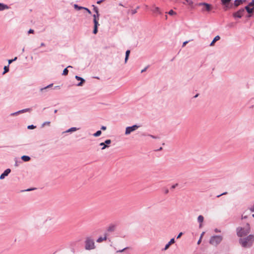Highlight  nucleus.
I'll return each mask as SVG.
<instances>
[{
  "label": "nucleus",
  "mask_w": 254,
  "mask_h": 254,
  "mask_svg": "<svg viewBox=\"0 0 254 254\" xmlns=\"http://www.w3.org/2000/svg\"><path fill=\"white\" fill-rule=\"evenodd\" d=\"M72 67L71 65L68 66L66 68H64L63 70V75H66L68 74V70H67V68H72Z\"/></svg>",
  "instance_id": "obj_22"
},
{
  "label": "nucleus",
  "mask_w": 254,
  "mask_h": 254,
  "mask_svg": "<svg viewBox=\"0 0 254 254\" xmlns=\"http://www.w3.org/2000/svg\"><path fill=\"white\" fill-rule=\"evenodd\" d=\"M147 68H148V66L145 67L144 69L141 70V72L142 73V72L145 71L146 70V69H147Z\"/></svg>",
  "instance_id": "obj_52"
},
{
  "label": "nucleus",
  "mask_w": 254,
  "mask_h": 254,
  "mask_svg": "<svg viewBox=\"0 0 254 254\" xmlns=\"http://www.w3.org/2000/svg\"><path fill=\"white\" fill-rule=\"evenodd\" d=\"M198 5H203L206 11H209L211 9V5L210 4L205 2H201L198 3Z\"/></svg>",
  "instance_id": "obj_10"
},
{
  "label": "nucleus",
  "mask_w": 254,
  "mask_h": 254,
  "mask_svg": "<svg viewBox=\"0 0 254 254\" xmlns=\"http://www.w3.org/2000/svg\"><path fill=\"white\" fill-rule=\"evenodd\" d=\"M147 136H150V137H151V138H152L153 139L159 138V137L158 136L153 135H151V134H148Z\"/></svg>",
  "instance_id": "obj_34"
},
{
  "label": "nucleus",
  "mask_w": 254,
  "mask_h": 254,
  "mask_svg": "<svg viewBox=\"0 0 254 254\" xmlns=\"http://www.w3.org/2000/svg\"><path fill=\"white\" fill-rule=\"evenodd\" d=\"M4 71L2 73L3 74H5V73L9 71V66H4Z\"/></svg>",
  "instance_id": "obj_29"
},
{
  "label": "nucleus",
  "mask_w": 254,
  "mask_h": 254,
  "mask_svg": "<svg viewBox=\"0 0 254 254\" xmlns=\"http://www.w3.org/2000/svg\"><path fill=\"white\" fill-rule=\"evenodd\" d=\"M201 238H200L197 242V244L199 245L201 243Z\"/></svg>",
  "instance_id": "obj_60"
},
{
  "label": "nucleus",
  "mask_w": 254,
  "mask_h": 254,
  "mask_svg": "<svg viewBox=\"0 0 254 254\" xmlns=\"http://www.w3.org/2000/svg\"><path fill=\"white\" fill-rule=\"evenodd\" d=\"M168 13H169V15H172L173 14H176V12L174 11H173V10H170L169 11Z\"/></svg>",
  "instance_id": "obj_41"
},
{
  "label": "nucleus",
  "mask_w": 254,
  "mask_h": 254,
  "mask_svg": "<svg viewBox=\"0 0 254 254\" xmlns=\"http://www.w3.org/2000/svg\"><path fill=\"white\" fill-rule=\"evenodd\" d=\"M9 8V7L3 3H0V11H2L5 9H8Z\"/></svg>",
  "instance_id": "obj_15"
},
{
  "label": "nucleus",
  "mask_w": 254,
  "mask_h": 254,
  "mask_svg": "<svg viewBox=\"0 0 254 254\" xmlns=\"http://www.w3.org/2000/svg\"><path fill=\"white\" fill-rule=\"evenodd\" d=\"M117 225L115 224H110L107 228V232L109 233L114 232L116 231Z\"/></svg>",
  "instance_id": "obj_7"
},
{
  "label": "nucleus",
  "mask_w": 254,
  "mask_h": 254,
  "mask_svg": "<svg viewBox=\"0 0 254 254\" xmlns=\"http://www.w3.org/2000/svg\"><path fill=\"white\" fill-rule=\"evenodd\" d=\"M53 84L52 83V84L48 85V86H47L46 87L41 88L40 89V91L41 92H46L47 91V89L49 88L52 87L53 86Z\"/></svg>",
  "instance_id": "obj_14"
},
{
  "label": "nucleus",
  "mask_w": 254,
  "mask_h": 254,
  "mask_svg": "<svg viewBox=\"0 0 254 254\" xmlns=\"http://www.w3.org/2000/svg\"><path fill=\"white\" fill-rule=\"evenodd\" d=\"M178 186V184H176L173 186H172L171 187V189H174L175 188H176V187H177Z\"/></svg>",
  "instance_id": "obj_47"
},
{
  "label": "nucleus",
  "mask_w": 254,
  "mask_h": 254,
  "mask_svg": "<svg viewBox=\"0 0 254 254\" xmlns=\"http://www.w3.org/2000/svg\"><path fill=\"white\" fill-rule=\"evenodd\" d=\"M223 240V237L220 235H215L212 236L209 240V243L214 246L219 245Z\"/></svg>",
  "instance_id": "obj_3"
},
{
  "label": "nucleus",
  "mask_w": 254,
  "mask_h": 254,
  "mask_svg": "<svg viewBox=\"0 0 254 254\" xmlns=\"http://www.w3.org/2000/svg\"><path fill=\"white\" fill-rule=\"evenodd\" d=\"M104 0H100L98 1L97 2V3L98 4H100L101 3H102V2L103 1H104Z\"/></svg>",
  "instance_id": "obj_57"
},
{
  "label": "nucleus",
  "mask_w": 254,
  "mask_h": 254,
  "mask_svg": "<svg viewBox=\"0 0 254 254\" xmlns=\"http://www.w3.org/2000/svg\"><path fill=\"white\" fill-rule=\"evenodd\" d=\"M220 36H219L217 35V36H215V37H214V38L213 39V40H212V41L211 42V43L210 44V46H213V45H214V43H215L216 41H218L219 40H220Z\"/></svg>",
  "instance_id": "obj_16"
},
{
  "label": "nucleus",
  "mask_w": 254,
  "mask_h": 254,
  "mask_svg": "<svg viewBox=\"0 0 254 254\" xmlns=\"http://www.w3.org/2000/svg\"><path fill=\"white\" fill-rule=\"evenodd\" d=\"M253 16H253V14H248V15L246 16V17L247 18H251V17H252Z\"/></svg>",
  "instance_id": "obj_42"
},
{
  "label": "nucleus",
  "mask_w": 254,
  "mask_h": 254,
  "mask_svg": "<svg viewBox=\"0 0 254 254\" xmlns=\"http://www.w3.org/2000/svg\"><path fill=\"white\" fill-rule=\"evenodd\" d=\"M93 18H94L93 19H97V18H98L97 16V14H94L93 15Z\"/></svg>",
  "instance_id": "obj_58"
},
{
  "label": "nucleus",
  "mask_w": 254,
  "mask_h": 254,
  "mask_svg": "<svg viewBox=\"0 0 254 254\" xmlns=\"http://www.w3.org/2000/svg\"><path fill=\"white\" fill-rule=\"evenodd\" d=\"M17 112H18L19 114H20V113H23V112L22 110H19V111H18Z\"/></svg>",
  "instance_id": "obj_63"
},
{
  "label": "nucleus",
  "mask_w": 254,
  "mask_h": 254,
  "mask_svg": "<svg viewBox=\"0 0 254 254\" xmlns=\"http://www.w3.org/2000/svg\"><path fill=\"white\" fill-rule=\"evenodd\" d=\"M11 172V170L10 169H6L3 173H2L0 176V180H3L5 178V177L7 176Z\"/></svg>",
  "instance_id": "obj_8"
},
{
  "label": "nucleus",
  "mask_w": 254,
  "mask_h": 254,
  "mask_svg": "<svg viewBox=\"0 0 254 254\" xmlns=\"http://www.w3.org/2000/svg\"><path fill=\"white\" fill-rule=\"evenodd\" d=\"M247 218V216L242 215V219H246Z\"/></svg>",
  "instance_id": "obj_61"
},
{
  "label": "nucleus",
  "mask_w": 254,
  "mask_h": 254,
  "mask_svg": "<svg viewBox=\"0 0 254 254\" xmlns=\"http://www.w3.org/2000/svg\"><path fill=\"white\" fill-rule=\"evenodd\" d=\"M31 110L32 109L31 108H26V109H23L22 111L24 113H25L27 112H30L31 111Z\"/></svg>",
  "instance_id": "obj_38"
},
{
  "label": "nucleus",
  "mask_w": 254,
  "mask_h": 254,
  "mask_svg": "<svg viewBox=\"0 0 254 254\" xmlns=\"http://www.w3.org/2000/svg\"><path fill=\"white\" fill-rule=\"evenodd\" d=\"M84 9H85V10L87 11V12L89 13V14H91V11L87 8L86 7H85V8H84Z\"/></svg>",
  "instance_id": "obj_46"
},
{
  "label": "nucleus",
  "mask_w": 254,
  "mask_h": 254,
  "mask_svg": "<svg viewBox=\"0 0 254 254\" xmlns=\"http://www.w3.org/2000/svg\"><path fill=\"white\" fill-rule=\"evenodd\" d=\"M139 126L137 125H134L131 127H127L126 128L125 134L128 135L130 134L131 132L135 130L138 127H139Z\"/></svg>",
  "instance_id": "obj_5"
},
{
  "label": "nucleus",
  "mask_w": 254,
  "mask_h": 254,
  "mask_svg": "<svg viewBox=\"0 0 254 254\" xmlns=\"http://www.w3.org/2000/svg\"><path fill=\"white\" fill-rule=\"evenodd\" d=\"M21 159L24 162H28L30 160V157L27 155H23L21 157Z\"/></svg>",
  "instance_id": "obj_20"
},
{
  "label": "nucleus",
  "mask_w": 254,
  "mask_h": 254,
  "mask_svg": "<svg viewBox=\"0 0 254 254\" xmlns=\"http://www.w3.org/2000/svg\"><path fill=\"white\" fill-rule=\"evenodd\" d=\"M250 5H252L253 4H254V0H252L250 2H249Z\"/></svg>",
  "instance_id": "obj_56"
},
{
  "label": "nucleus",
  "mask_w": 254,
  "mask_h": 254,
  "mask_svg": "<svg viewBox=\"0 0 254 254\" xmlns=\"http://www.w3.org/2000/svg\"><path fill=\"white\" fill-rule=\"evenodd\" d=\"M17 57H15L13 59H11V60H8V64H11L14 61H15L16 60H17Z\"/></svg>",
  "instance_id": "obj_30"
},
{
  "label": "nucleus",
  "mask_w": 254,
  "mask_h": 254,
  "mask_svg": "<svg viewBox=\"0 0 254 254\" xmlns=\"http://www.w3.org/2000/svg\"><path fill=\"white\" fill-rule=\"evenodd\" d=\"M247 6H249L251 8H253V9H254V4H253L252 5H250V3H248V4Z\"/></svg>",
  "instance_id": "obj_54"
},
{
  "label": "nucleus",
  "mask_w": 254,
  "mask_h": 254,
  "mask_svg": "<svg viewBox=\"0 0 254 254\" xmlns=\"http://www.w3.org/2000/svg\"><path fill=\"white\" fill-rule=\"evenodd\" d=\"M75 78L76 80L80 81V82H79L78 84H77V86H82L83 84H84V83L85 82V80L84 79H83V78H82L79 76L76 75L75 76Z\"/></svg>",
  "instance_id": "obj_9"
},
{
  "label": "nucleus",
  "mask_w": 254,
  "mask_h": 254,
  "mask_svg": "<svg viewBox=\"0 0 254 254\" xmlns=\"http://www.w3.org/2000/svg\"><path fill=\"white\" fill-rule=\"evenodd\" d=\"M224 5L229 4L231 0H221Z\"/></svg>",
  "instance_id": "obj_27"
},
{
  "label": "nucleus",
  "mask_w": 254,
  "mask_h": 254,
  "mask_svg": "<svg viewBox=\"0 0 254 254\" xmlns=\"http://www.w3.org/2000/svg\"><path fill=\"white\" fill-rule=\"evenodd\" d=\"M215 232L218 233V232H220V230H218V229H215Z\"/></svg>",
  "instance_id": "obj_64"
},
{
  "label": "nucleus",
  "mask_w": 254,
  "mask_h": 254,
  "mask_svg": "<svg viewBox=\"0 0 254 254\" xmlns=\"http://www.w3.org/2000/svg\"><path fill=\"white\" fill-rule=\"evenodd\" d=\"M254 242V235L250 234L245 238H240L239 242L243 248H250Z\"/></svg>",
  "instance_id": "obj_1"
},
{
  "label": "nucleus",
  "mask_w": 254,
  "mask_h": 254,
  "mask_svg": "<svg viewBox=\"0 0 254 254\" xmlns=\"http://www.w3.org/2000/svg\"><path fill=\"white\" fill-rule=\"evenodd\" d=\"M104 236L103 237H100L99 238H98L97 239V240H96V242L97 243H100L104 241H106L107 239L108 233L107 232H106L104 233Z\"/></svg>",
  "instance_id": "obj_11"
},
{
  "label": "nucleus",
  "mask_w": 254,
  "mask_h": 254,
  "mask_svg": "<svg viewBox=\"0 0 254 254\" xmlns=\"http://www.w3.org/2000/svg\"><path fill=\"white\" fill-rule=\"evenodd\" d=\"M105 144L108 145V144H110L111 143V140L110 139H107L104 142Z\"/></svg>",
  "instance_id": "obj_39"
},
{
  "label": "nucleus",
  "mask_w": 254,
  "mask_h": 254,
  "mask_svg": "<svg viewBox=\"0 0 254 254\" xmlns=\"http://www.w3.org/2000/svg\"><path fill=\"white\" fill-rule=\"evenodd\" d=\"M28 33L29 34H30V33H34V30L32 29H29V30L28 31Z\"/></svg>",
  "instance_id": "obj_51"
},
{
  "label": "nucleus",
  "mask_w": 254,
  "mask_h": 254,
  "mask_svg": "<svg viewBox=\"0 0 254 254\" xmlns=\"http://www.w3.org/2000/svg\"><path fill=\"white\" fill-rule=\"evenodd\" d=\"M50 122H49V121L45 122L43 123V124L42 125V127H44L45 126H46V125H50Z\"/></svg>",
  "instance_id": "obj_33"
},
{
  "label": "nucleus",
  "mask_w": 254,
  "mask_h": 254,
  "mask_svg": "<svg viewBox=\"0 0 254 254\" xmlns=\"http://www.w3.org/2000/svg\"><path fill=\"white\" fill-rule=\"evenodd\" d=\"M204 220V217L202 215H199L197 217V221L200 223L199 227H201V223L203 222Z\"/></svg>",
  "instance_id": "obj_18"
},
{
  "label": "nucleus",
  "mask_w": 254,
  "mask_h": 254,
  "mask_svg": "<svg viewBox=\"0 0 254 254\" xmlns=\"http://www.w3.org/2000/svg\"><path fill=\"white\" fill-rule=\"evenodd\" d=\"M130 50H128L126 52V56H125V62L126 63L128 59V57L130 54Z\"/></svg>",
  "instance_id": "obj_21"
},
{
  "label": "nucleus",
  "mask_w": 254,
  "mask_h": 254,
  "mask_svg": "<svg viewBox=\"0 0 254 254\" xmlns=\"http://www.w3.org/2000/svg\"><path fill=\"white\" fill-rule=\"evenodd\" d=\"M126 249V248H124V249H123V250H122L118 251L117 252L122 253V252H124V250H125Z\"/></svg>",
  "instance_id": "obj_62"
},
{
  "label": "nucleus",
  "mask_w": 254,
  "mask_h": 254,
  "mask_svg": "<svg viewBox=\"0 0 254 254\" xmlns=\"http://www.w3.org/2000/svg\"><path fill=\"white\" fill-rule=\"evenodd\" d=\"M27 128H28V129H34L35 128H36V126H35L33 125H31L28 126Z\"/></svg>",
  "instance_id": "obj_32"
},
{
  "label": "nucleus",
  "mask_w": 254,
  "mask_h": 254,
  "mask_svg": "<svg viewBox=\"0 0 254 254\" xmlns=\"http://www.w3.org/2000/svg\"><path fill=\"white\" fill-rule=\"evenodd\" d=\"M31 110L32 109L31 108H26V109H23L22 111L24 113H25L27 112H30L31 111Z\"/></svg>",
  "instance_id": "obj_36"
},
{
  "label": "nucleus",
  "mask_w": 254,
  "mask_h": 254,
  "mask_svg": "<svg viewBox=\"0 0 254 254\" xmlns=\"http://www.w3.org/2000/svg\"><path fill=\"white\" fill-rule=\"evenodd\" d=\"M182 235H183V233H182V232L178 234V235L177 236V239H179V238H180L182 236Z\"/></svg>",
  "instance_id": "obj_50"
},
{
  "label": "nucleus",
  "mask_w": 254,
  "mask_h": 254,
  "mask_svg": "<svg viewBox=\"0 0 254 254\" xmlns=\"http://www.w3.org/2000/svg\"><path fill=\"white\" fill-rule=\"evenodd\" d=\"M74 8L75 9H76V10H81V9H84V8H85L84 7H82V6H78L77 4H74Z\"/></svg>",
  "instance_id": "obj_23"
},
{
  "label": "nucleus",
  "mask_w": 254,
  "mask_h": 254,
  "mask_svg": "<svg viewBox=\"0 0 254 254\" xmlns=\"http://www.w3.org/2000/svg\"><path fill=\"white\" fill-rule=\"evenodd\" d=\"M31 110L32 109L31 108H26V109H23L22 111L24 113H25L27 112H30L31 111Z\"/></svg>",
  "instance_id": "obj_37"
},
{
  "label": "nucleus",
  "mask_w": 254,
  "mask_h": 254,
  "mask_svg": "<svg viewBox=\"0 0 254 254\" xmlns=\"http://www.w3.org/2000/svg\"><path fill=\"white\" fill-rule=\"evenodd\" d=\"M185 1L190 5H191L193 4L192 1L190 0H185Z\"/></svg>",
  "instance_id": "obj_35"
},
{
  "label": "nucleus",
  "mask_w": 254,
  "mask_h": 254,
  "mask_svg": "<svg viewBox=\"0 0 254 254\" xmlns=\"http://www.w3.org/2000/svg\"><path fill=\"white\" fill-rule=\"evenodd\" d=\"M250 210L251 212H254V205L250 208Z\"/></svg>",
  "instance_id": "obj_49"
},
{
  "label": "nucleus",
  "mask_w": 254,
  "mask_h": 254,
  "mask_svg": "<svg viewBox=\"0 0 254 254\" xmlns=\"http://www.w3.org/2000/svg\"><path fill=\"white\" fill-rule=\"evenodd\" d=\"M241 4H242V0H235L234 3V5L235 7H238Z\"/></svg>",
  "instance_id": "obj_19"
},
{
  "label": "nucleus",
  "mask_w": 254,
  "mask_h": 254,
  "mask_svg": "<svg viewBox=\"0 0 254 254\" xmlns=\"http://www.w3.org/2000/svg\"><path fill=\"white\" fill-rule=\"evenodd\" d=\"M77 129H78L77 128H76L75 127H71V128H69L68 129L66 130V131H64L63 133H67V132H72L76 131Z\"/></svg>",
  "instance_id": "obj_17"
},
{
  "label": "nucleus",
  "mask_w": 254,
  "mask_h": 254,
  "mask_svg": "<svg viewBox=\"0 0 254 254\" xmlns=\"http://www.w3.org/2000/svg\"><path fill=\"white\" fill-rule=\"evenodd\" d=\"M93 22H94V27L98 28V26L99 25L98 20L97 19H93Z\"/></svg>",
  "instance_id": "obj_28"
},
{
  "label": "nucleus",
  "mask_w": 254,
  "mask_h": 254,
  "mask_svg": "<svg viewBox=\"0 0 254 254\" xmlns=\"http://www.w3.org/2000/svg\"><path fill=\"white\" fill-rule=\"evenodd\" d=\"M227 193V192H223V193H221V194H219V195H218L217 196V197H220L221 196H222V195H225V194H226Z\"/></svg>",
  "instance_id": "obj_45"
},
{
  "label": "nucleus",
  "mask_w": 254,
  "mask_h": 254,
  "mask_svg": "<svg viewBox=\"0 0 254 254\" xmlns=\"http://www.w3.org/2000/svg\"><path fill=\"white\" fill-rule=\"evenodd\" d=\"M244 13H245V9L244 8H242L240 9L239 10H238L237 11L234 12L233 13V16L235 18H241L243 16Z\"/></svg>",
  "instance_id": "obj_6"
},
{
  "label": "nucleus",
  "mask_w": 254,
  "mask_h": 254,
  "mask_svg": "<svg viewBox=\"0 0 254 254\" xmlns=\"http://www.w3.org/2000/svg\"><path fill=\"white\" fill-rule=\"evenodd\" d=\"M231 7L229 6V4L225 5V6L224 7L225 10H227L228 9L230 8Z\"/></svg>",
  "instance_id": "obj_44"
},
{
  "label": "nucleus",
  "mask_w": 254,
  "mask_h": 254,
  "mask_svg": "<svg viewBox=\"0 0 254 254\" xmlns=\"http://www.w3.org/2000/svg\"><path fill=\"white\" fill-rule=\"evenodd\" d=\"M97 32H98V28L94 27V29L93 31V34H97Z\"/></svg>",
  "instance_id": "obj_40"
},
{
  "label": "nucleus",
  "mask_w": 254,
  "mask_h": 254,
  "mask_svg": "<svg viewBox=\"0 0 254 254\" xmlns=\"http://www.w3.org/2000/svg\"><path fill=\"white\" fill-rule=\"evenodd\" d=\"M159 10V8L158 7H155V12H158Z\"/></svg>",
  "instance_id": "obj_59"
},
{
  "label": "nucleus",
  "mask_w": 254,
  "mask_h": 254,
  "mask_svg": "<svg viewBox=\"0 0 254 254\" xmlns=\"http://www.w3.org/2000/svg\"><path fill=\"white\" fill-rule=\"evenodd\" d=\"M244 8L245 9V11L246 10L248 14H254V9H253V8L246 6Z\"/></svg>",
  "instance_id": "obj_13"
},
{
  "label": "nucleus",
  "mask_w": 254,
  "mask_h": 254,
  "mask_svg": "<svg viewBox=\"0 0 254 254\" xmlns=\"http://www.w3.org/2000/svg\"><path fill=\"white\" fill-rule=\"evenodd\" d=\"M18 114H18V112H14V113H11V114H10V116H13L17 115H18Z\"/></svg>",
  "instance_id": "obj_48"
},
{
  "label": "nucleus",
  "mask_w": 254,
  "mask_h": 254,
  "mask_svg": "<svg viewBox=\"0 0 254 254\" xmlns=\"http://www.w3.org/2000/svg\"><path fill=\"white\" fill-rule=\"evenodd\" d=\"M106 128H107V127H105V126H102V127H101V129L102 130H106Z\"/></svg>",
  "instance_id": "obj_53"
},
{
  "label": "nucleus",
  "mask_w": 254,
  "mask_h": 254,
  "mask_svg": "<svg viewBox=\"0 0 254 254\" xmlns=\"http://www.w3.org/2000/svg\"><path fill=\"white\" fill-rule=\"evenodd\" d=\"M35 189V188H30V189H28L27 190H21L20 191L21 192L29 191L33 190H34Z\"/></svg>",
  "instance_id": "obj_31"
},
{
  "label": "nucleus",
  "mask_w": 254,
  "mask_h": 254,
  "mask_svg": "<svg viewBox=\"0 0 254 254\" xmlns=\"http://www.w3.org/2000/svg\"><path fill=\"white\" fill-rule=\"evenodd\" d=\"M102 133V132L101 130H98L95 133L93 134V136L95 137H98Z\"/></svg>",
  "instance_id": "obj_26"
},
{
  "label": "nucleus",
  "mask_w": 254,
  "mask_h": 254,
  "mask_svg": "<svg viewBox=\"0 0 254 254\" xmlns=\"http://www.w3.org/2000/svg\"><path fill=\"white\" fill-rule=\"evenodd\" d=\"M189 42L188 41H185L183 43V47H184L186 46V45Z\"/></svg>",
  "instance_id": "obj_55"
},
{
  "label": "nucleus",
  "mask_w": 254,
  "mask_h": 254,
  "mask_svg": "<svg viewBox=\"0 0 254 254\" xmlns=\"http://www.w3.org/2000/svg\"><path fill=\"white\" fill-rule=\"evenodd\" d=\"M175 239L174 238L171 239L170 240V241L168 242V243L166 245V246H165V248H164L163 250L166 251L167 249H168L169 247L170 246V245H171L172 244L175 243Z\"/></svg>",
  "instance_id": "obj_12"
},
{
  "label": "nucleus",
  "mask_w": 254,
  "mask_h": 254,
  "mask_svg": "<svg viewBox=\"0 0 254 254\" xmlns=\"http://www.w3.org/2000/svg\"><path fill=\"white\" fill-rule=\"evenodd\" d=\"M251 232V227L249 223H247L244 227H238L236 229L237 235L242 238L247 236Z\"/></svg>",
  "instance_id": "obj_2"
},
{
  "label": "nucleus",
  "mask_w": 254,
  "mask_h": 254,
  "mask_svg": "<svg viewBox=\"0 0 254 254\" xmlns=\"http://www.w3.org/2000/svg\"><path fill=\"white\" fill-rule=\"evenodd\" d=\"M131 12L132 14H134L137 12V10L136 9H132V10H131Z\"/></svg>",
  "instance_id": "obj_43"
},
{
  "label": "nucleus",
  "mask_w": 254,
  "mask_h": 254,
  "mask_svg": "<svg viewBox=\"0 0 254 254\" xmlns=\"http://www.w3.org/2000/svg\"><path fill=\"white\" fill-rule=\"evenodd\" d=\"M93 6L94 7L93 8V10L96 12V13L97 14V17H99V11H98V8H97V7L95 6L94 5H93Z\"/></svg>",
  "instance_id": "obj_25"
},
{
  "label": "nucleus",
  "mask_w": 254,
  "mask_h": 254,
  "mask_svg": "<svg viewBox=\"0 0 254 254\" xmlns=\"http://www.w3.org/2000/svg\"><path fill=\"white\" fill-rule=\"evenodd\" d=\"M95 248L94 240L90 237H87L85 241V249L86 250H91Z\"/></svg>",
  "instance_id": "obj_4"
},
{
  "label": "nucleus",
  "mask_w": 254,
  "mask_h": 254,
  "mask_svg": "<svg viewBox=\"0 0 254 254\" xmlns=\"http://www.w3.org/2000/svg\"><path fill=\"white\" fill-rule=\"evenodd\" d=\"M99 145H100V146H102V148H101V149H102V150H104V149H105L106 148L108 147V145H107L105 144V142H101V143H100L99 144Z\"/></svg>",
  "instance_id": "obj_24"
}]
</instances>
